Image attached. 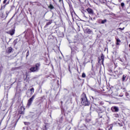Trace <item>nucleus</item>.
<instances>
[{
  "mask_svg": "<svg viewBox=\"0 0 130 130\" xmlns=\"http://www.w3.org/2000/svg\"><path fill=\"white\" fill-rule=\"evenodd\" d=\"M52 23V21H50L49 22H47L45 26V28H47V27H48V26H49V25H50V24H51Z\"/></svg>",
  "mask_w": 130,
  "mask_h": 130,
  "instance_id": "obj_8",
  "label": "nucleus"
},
{
  "mask_svg": "<svg viewBox=\"0 0 130 130\" xmlns=\"http://www.w3.org/2000/svg\"><path fill=\"white\" fill-rule=\"evenodd\" d=\"M116 39V45H120L119 43H120L121 41L119 39Z\"/></svg>",
  "mask_w": 130,
  "mask_h": 130,
  "instance_id": "obj_9",
  "label": "nucleus"
},
{
  "mask_svg": "<svg viewBox=\"0 0 130 130\" xmlns=\"http://www.w3.org/2000/svg\"><path fill=\"white\" fill-rule=\"evenodd\" d=\"M126 78V75H123L122 78V81L124 82Z\"/></svg>",
  "mask_w": 130,
  "mask_h": 130,
  "instance_id": "obj_10",
  "label": "nucleus"
},
{
  "mask_svg": "<svg viewBox=\"0 0 130 130\" xmlns=\"http://www.w3.org/2000/svg\"><path fill=\"white\" fill-rule=\"evenodd\" d=\"M8 0H4L3 2V4H6Z\"/></svg>",
  "mask_w": 130,
  "mask_h": 130,
  "instance_id": "obj_19",
  "label": "nucleus"
},
{
  "mask_svg": "<svg viewBox=\"0 0 130 130\" xmlns=\"http://www.w3.org/2000/svg\"><path fill=\"white\" fill-rule=\"evenodd\" d=\"M30 91L31 92V94H33V93H34V88L30 89Z\"/></svg>",
  "mask_w": 130,
  "mask_h": 130,
  "instance_id": "obj_14",
  "label": "nucleus"
},
{
  "mask_svg": "<svg viewBox=\"0 0 130 130\" xmlns=\"http://www.w3.org/2000/svg\"><path fill=\"white\" fill-rule=\"evenodd\" d=\"M121 7H122V8H123V7H124V4L123 3H121Z\"/></svg>",
  "mask_w": 130,
  "mask_h": 130,
  "instance_id": "obj_17",
  "label": "nucleus"
},
{
  "mask_svg": "<svg viewBox=\"0 0 130 130\" xmlns=\"http://www.w3.org/2000/svg\"><path fill=\"white\" fill-rule=\"evenodd\" d=\"M118 29L119 30H121L122 31V30H124V27H123L122 28L120 27V28H118Z\"/></svg>",
  "mask_w": 130,
  "mask_h": 130,
  "instance_id": "obj_18",
  "label": "nucleus"
},
{
  "mask_svg": "<svg viewBox=\"0 0 130 130\" xmlns=\"http://www.w3.org/2000/svg\"><path fill=\"white\" fill-rule=\"evenodd\" d=\"M82 78H86V74L84 73H82Z\"/></svg>",
  "mask_w": 130,
  "mask_h": 130,
  "instance_id": "obj_16",
  "label": "nucleus"
},
{
  "mask_svg": "<svg viewBox=\"0 0 130 130\" xmlns=\"http://www.w3.org/2000/svg\"><path fill=\"white\" fill-rule=\"evenodd\" d=\"M13 51V48L12 47L8 48V50H7V52L8 53H11Z\"/></svg>",
  "mask_w": 130,
  "mask_h": 130,
  "instance_id": "obj_7",
  "label": "nucleus"
},
{
  "mask_svg": "<svg viewBox=\"0 0 130 130\" xmlns=\"http://www.w3.org/2000/svg\"><path fill=\"white\" fill-rule=\"evenodd\" d=\"M35 97H36V94H34L31 98H30L28 100V103H27V106H30L31 104H32V102H33V101L34 99H35Z\"/></svg>",
  "mask_w": 130,
  "mask_h": 130,
  "instance_id": "obj_3",
  "label": "nucleus"
},
{
  "mask_svg": "<svg viewBox=\"0 0 130 130\" xmlns=\"http://www.w3.org/2000/svg\"><path fill=\"white\" fill-rule=\"evenodd\" d=\"M112 110L114 112H118V110H119L118 107H113L112 108Z\"/></svg>",
  "mask_w": 130,
  "mask_h": 130,
  "instance_id": "obj_6",
  "label": "nucleus"
},
{
  "mask_svg": "<svg viewBox=\"0 0 130 130\" xmlns=\"http://www.w3.org/2000/svg\"><path fill=\"white\" fill-rule=\"evenodd\" d=\"M108 127H109L108 130H111L112 129V127H113V125L111 124L109 126H108Z\"/></svg>",
  "mask_w": 130,
  "mask_h": 130,
  "instance_id": "obj_12",
  "label": "nucleus"
},
{
  "mask_svg": "<svg viewBox=\"0 0 130 130\" xmlns=\"http://www.w3.org/2000/svg\"><path fill=\"white\" fill-rule=\"evenodd\" d=\"M49 8L50 9V10H53V9H54V7H53V5L51 4L50 5Z\"/></svg>",
  "mask_w": 130,
  "mask_h": 130,
  "instance_id": "obj_11",
  "label": "nucleus"
},
{
  "mask_svg": "<svg viewBox=\"0 0 130 130\" xmlns=\"http://www.w3.org/2000/svg\"><path fill=\"white\" fill-rule=\"evenodd\" d=\"M90 20H91V21H94V20H96V18H95V17L92 18V17H90Z\"/></svg>",
  "mask_w": 130,
  "mask_h": 130,
  "instance_id": "obj_15",
  "label": "nucleus"
},
{
  "mask_svg": "<svg viewBox=\"0 0 130 130\" xmlns=\"http://www.w3.org/2000/svg\"><path fill=\"white\" fill-rule=\"evenodd\" d=\"M86 11L88 13V14H89V15H91L92 16H93V15H94V11H93V10H92V9L87 8L86 9Z\"/></svg>",
  "mask_w": 130,
  "mask_h": 130,
  "instance_id": "obj_4",
  "label": "nucleus"
},
{
  "mask_svg": "<svg viewBox=\"0 0 130 130\" xmlns=\"http://www.w3.org/2000/svg\"><path fill=\"white\" fill-rule=\"evenodd\" d=\"M40 66L41 64L39 63H38L36 64L35 67H31L30 69V71L32 72H38V71H39V68H40Z\"/></svg>",
  "mask_w": 130,
  "mask_h": 130,
  "instance_id": "obj_2",
  "label": "nucleus"
},
{
  "mask_svg": "<svg viewBox=\"0 0 130 130\" xmlns=\"http://www.w3.org/2000/svg\"><path fill=\"white\" fill-rule=\"evenodd\" d=\"M106 22H107V20L104 19V20L102 21L101 23L102 24H105V23H106Z\"/></svg>",
  "mask_w": 130,
  "mask_h": 130,
  "instance_id": "obj_13",
  "label": "nucleus"
},
{
  "mask_svg": "<svg viewBox=\"0 0 130 130\" xmlns=\"http://www.w3.org/2000/svg\"><path fill=\"white\" fill-rule=\"evenodd\" d=\"M89 32H91V30L89 29L88 30Z\"/></svg>",
  "mask_w": 130,
  "mask_h": 130,
  "instance_id": "obj_20",
  "label": "nucleus"
},
{
  "mask_svg": "<svg viewBox=\"0 0 130 130\" xmlns=\"http://www.w3.org/2000/svg\"><path fill=\"white\" fill-rule=\"evenodd\" d=\"M7 34H10L11 36H13L15 34V29H11L7 32Z\"/></svg>",
  "mask_w": 130,
  "mask_h": 130,
  "instance_id": "obj_5",
  "label": "nucleus"
},
{
  "mask_svg": "<svg viewBox=\"0 0 130 130\" xmlns=\"http://www.w3.org/2000/svg\"><path fill=\"white\" fill-rule=\"evenodd\" d=\"M2 0H0V2Z\"/></svg>",
  "mask_w": 130,
  "mask_h": 130,
  "instance_id": "obj_22",
  "label": "nucleus"
},
{
  "mask_svg": "<svg viewBox=\"0 0 130 130\" xmlns=\"http://www.w3.org/2000/svg\"><path fill=\"white\" fill-rule=\"evenodd\" d=\"M81 103L83 104V105L84 106H88L90 105V103L88 102V100L87 99V97L86 96V95H83L82 98H81Z\"/></svg>",
  "mask_w": 130,
  "mask_h": 130,
  "instance_id": "obj_1",
  "label": "nucleus"
},
{
  "mask_svg": "<svg viewBox=\"0 0 130 130\" xmlns=\"http://www.w3.org/2000/svg\"><path fill=\"white\" fill-rule=\"evenodd\" d=\"M103 60H103V59L102 61H103Z\"/></svg>",
  "mask_w": 130,
  "mask_h": 130,
  "instance_id": "obj_21",
  "label": "nucleus"
}]
</instances>
